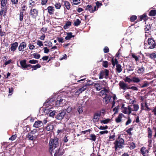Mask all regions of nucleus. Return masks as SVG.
Returning <instances> with one entry per match:
<instances>
[{
  "label": "nucleus",
  "mask_w": 156,
  "mask_h": 156,
  "mask_svg": "<svg viewBox=\"0 0 156 156\" xmlns=\"http://www.w3.org/2000/svg\"><path fill=\"white\" fill-rule=\"evenodd\" d=\"M7 2V0H2L1 3V7H4L5 6Z\"/></svg>",
  "instance_id": "nucleus-38"
},
{
  "label": "nucleus",
  "mask_w": 156,
  "mask_h": 156,
  "mask_svg": "<svg viewBox=\"0 0 156 156\" xmlns=\"http://www.w3.org/2000/svg\"><path fill=\"white\" fill-rule=\"evenodd\" d=\"M90 140H91L94 141H95L96 139V136L94 135L91 134L90 136Z\"/></svg>",
  "instance_id": "nucleus-45"
},
{
  "label": "nucleus",
  "mask_w": 156,
  "mask_h": 156,
  "mask_svg": "<svg viewBox=\"0 0 156 156\" xmlns=\"http://www.w3.org/2000/svg\"><path fill=\"white\" fill-rule=\"evenodd\" d=\"M44 43H46V44H44V45L48 47H51L52 45V43L50 41H46Z\"/></svg>",
  "instance_id": "nucleus-37"
},
{
  "label": "nucleus",
  "mask_w": 156,
  "mask_h": 156,
  "mask_svg": "<svg viewBox=\"0 0 156 156\" xmlns=\"http://www.w3.org/2000/svg\"><path fill=\"white\" fill-rule=\"evenodd\" d=\"M23 12H21L20 14V21H22L23 20Z\"/></svg>",
  "instance_id": "nucleus-48"
},
{
  "label": "nucleus",
  "mask_w": 156,
  "mask_h": 156,
  "mask_svg": "<svg viewBox=\"0 0 156 156\" xmlns=\"http://www.w3.org/2000/svg\"><path fill=\"white\" fill-rule=\"evenodd\" d=\"M109 73V71L107 69L102 70L99 73V78L100 79H102L103 78L105 77V78L107 79L108 78Z\"/></svg>",
  "instance_id": "nucleus-3"
},
{
  "label": "nucleus",
  "mask_w": 156,
  "mask_h": 156,
  "mask_svg": "<svg viewBox=\"0 0 156 156\" xmlns=\"http://www.w3.org/2000/svg\"><path fill=\"white\" fill-rule=\"evenodd\" d=\"M32 55L34 56V58L37 59L39 58L40 57V54L36 53H34L32 54Z\"/></svg>",
  "instance_id": "nucleus-43"
},
{
  "label": "nucleus",
  "mask_w": 156,
  "mask_h": 156,
  "mask_svg": "<svg viewBox=\"0 0 156 156\" xmlns=\"http://www.w3.org/2000/svg\"><path fill=\"white\" fill-rule=\"evenodd\" d=\"M148 137L149 139H151L152 137V131L151 129L150 128H148Z\"/></svg>",
  "instance_id": "nucleus-29"
},
{
  "label": "nucleus",
  "mask_w": 156,
  "mask_h": 156,
  "mask_svg": "<svg viewBox=\"0 0 156 156\" xmlns=\"http://www.w3.org/2000/svg\"><path fill=\"white\" fill-rule=\"evenodd\" d=\"M145 149H146L144 147H142L141 148V150H140V151H141V153H142V154L144 156L145 155V153H146V150Z\"/></svg>",
  "instance_id": "nucleus-52"
},
{
  "label": "nucleus",
  "mask_w": 156,
  "mask_h": 156,
  "mask_svg": "<svg viewBox=\"0 0 156 156\" xmlns=\"http://www.w3.org/2000/svg\"><path fill=\"white\" fill-rule=\"evenodd\" d=\"M54 128V126L53 125L50 124H48V125L46 127V129L48 131H51L53 130Z\"/></svg>",
  "instance_id": "nucleus-20"
},
{
  "label": "nucleus",
  "mask_w": 156,
  "mask_h": 156,
  "mask_svg": "<svg viewBox=\"0 0 156 156\" xmlns=\"http://www.w3.org/2000/svg\"><path fill=\"white\" fill-rule=\"evenodd\" d=\"M67 36L65 38V39L66 40H70L71 38L74 37V36L72 35V33L71 32L67 33Z\"/></svg>",
  "instance_id": "nucleus-23"
},
{
  "label": "nucleus",
  "mask_w": 156,
  "mask_h": 156,
  "mask_svg": "<svg viewBox=\"0 0 156 156\" xmlns=\"http://www.w3.org/2000/svg\"><path fill=\"white\" fill-rule=\"evenodd\" d=\"M132 122V120L130 119L129 117H128V120L127 122H126L125 125L127 126L129 125Z\"/></svg>",
  "instance_id": "nucleus-57"
},
{
  "label": "nucleus",
  "mask_w": 156,
  "mask_h": 156,
  "mask_svg": "<svg viewBox=\"0 0 156 156\" xmlns=\"http://www.w3.org/2000/svg\"><path fill=\"white\" fill-rule=\"evenodd\" d=\"M119 85L120 87V89H122L124 90L126 89H129V87L127 84L125 83L123 81H121L119 83Z\"/></svg>",
  "instance_id": "nucleus-6"
},
{
  "label": "nucleus",
  "mask_w": 156,
  "mask_h": 156,
  "mask_svg": "<svg viewBox=\"0 0 156 156\" xmlns=\"http://www.w3.org/2000/svg\"><path fill=\"white\" fill-rule=\"evenodd\" d=\"M122 112L126 114L129 115L130 114V111H129V106L128 107H123L122 106Z\"/></svg>",
  "instance_id": "nucleus-17"
},
{
  "label": "nucleus",
  "mask_w": 156,
  "mask_h": 156,
  "mask_svg": "<svg viewBox=\"0 0 156 156\" xmlns=\"http://www.w3.org/2000/svg\"><path fill=\"white\" fill-rule=\"evenodd\" d=\"M124 116V115L122 113H120L118 116L115 119V121L117 123L120 122L122 121V119Z\"/></svg>",
  "instance_id": "nucleus-16"
},
{
  "label": "nucleus",
  "mask_w": 156,
  "mask_h": 156,
  "mask_svg": "<svg viewBox=\"0 0 156 156\" xmlns=\"http://www.w3.org/2000/svg\"><path fill=\"white\" fill-rule=\"evenodd\" d=\"M80 0H73V3L74 5H77L80 3Z\"/></svg>",
  "instance_id": "nucleus-59"
},
{
  "label": "nucleus",
  "mask_w": 156,
  "mask_h": 156,
  "mask_svg": "<svg viewBox=\"0 0 156 156\" xmlns=\"http://www.w3.org/2000/svg\"><path fill=\"white\" fill-rule=\"evenodd\" d=\"M29 7L32 8L36 5V2L34 0H30L29 2Z\"/></svg>",
  "instance_id": "nucleus-22"
},
{
  "label": "nucleus",
  "mask_w": 156,
  "mask_h": 156,
  "mask_svg": "<svg viewBox=\"0 0 156 156\" xmlns=\"http://www.w3.org/2000/svg\"><path fill=\"white\" fill-rule=\"evenodd\" d=\"M124 141V140L121 138L117 139L114 143L115 149L117 148H122L123 147Z\"/></svg>",
  "instance_id": "nucleus-2"
},
{
  "label": "nucleus",
  "mask_w": 156,
  "mask_h": 156,
  "mask_svg": "<svg viewBox=\"0 0 156 156\" xmlns=\"http://www.w3.org/2000/svg\"><path fill=\"white\" fill-rule=\"evenodd\" d=\"M48 13L50 15H52L54 13L55 9L54 7L52 6H49L47 8Z\"/></svg>",
  "instance_id": "nucleus-15"
},
{
  "label": "nucleus",
  "mask_w": 156,
  "mask_h": 156,
  "mask_svg": "<svg viewBox=\"0 0 156 156\" xmlns=\"http://www.w3.org/2000/svg\"><path fill=\"white\" fill-rule=\"evenodd\" d=\"M130 147L132 149L136 147L135 144L133 142L130 143Z\"/></svg>",
  "instance_id": "nucleus-62"
},
{
  "label": "nucleus",
  "mask_w": 156,
  "mask_h": 156,
  "mask_svg": "<svg viewBox=\"0 0 156 156\" xmlns=\"http://www.w3.org/2000/svg\"><path fill=\"white\" fill-rule=\"evenodd\" d=\"M156 14V10H151L149 13V15L151 16H154Z\"/></svg>",
  "instance_id": "nucleus-41"
},
{
  "label": "nucleus",
  "mask_w": 156,
  "mask_h": 156,
  "mask_svg": "<svg viewBox=\"0 0 156 156\" xmlns=\"http://www.w3.org/2000/svg\"><path fill=\"white\" fill-rule=\"evenodd\" d=\"M112 97L107 96V95L104 97L103 98V101L106 104L108 103L110 101V99Z\"/></svg>",
  "instance_id": "nucleus-21"
},
{
  "label": "nucleus",
  "mask_w": 156,
  "mask_h": 156,
  "mask_svg": "<svg viewBox=\"0 0 156 156\" xmlns=\"http://www.w3.org/2000/svg\"><path fill=\"white\" fill-rule=\"evenodd\" d=\"M11 50L12 51H14L17 48L18 46V43L15 42L11 44Z\"/></svg>",
  "instance_id": "nucleus-12"
},
{
  "label": "nucleus",
  "mask_w": 156,
  "mask_h": 156,
  "mask_svg": "<svg viewBox=\"0 0 156 156\" xmlns=\"http://www.w3.org/2000/svg\"><path fill=\"white\" fill-rule=\"evenodd\" d=\"M132 89L133 90H138V89L137 87L135 86H132L131 87H129V89Z\"/></svg>",
  "instance_id": "nucleus-60"
},
{
  "label": "nucleus",
  "mask_w": 156,
  "mask_h": 156,
  "mask_svg": "<svg viewBox=\"0 0 156 156\" xmlns=\"http://www.w3.org/2000/svg\"><path fill=\"white\" fill-rule=\"evenodd\" d=\"M55 106L56 107H58V106H59L60 107H62L63 106V105H60V102L58 101H57L55 102Z\"/></svg>",
  "instance_id": "nucleus-53"
},
{
  "label": "nucleus",
  "mask_w": 156,
  "mask_h": 156,
  "mask_svg": "<svg viewBox=\"0 0 156 156\" xmlns=\"http://www.w3.org/2000/svg\"><path fill=\"white\" fill-rule=\"evenodd\" d=\"M56 113V111L55 110H53L49 112V115L50 116L53 117L55 114Z\"/></svg>",
  "instance_id": "nucleus-46"
},
{
  "label": "nucleus",
  "mask_w": 156,
  "mask_h": 156,
  "mask_svg": "<svg viewBox=\"0 0 156 156\" xmlns=\"http://www.w3.org/2000/svg\"><path fill=\"white\" fill-rule=\"evenodd\" d=\"M50 152L51 154L54 152V150L58 146V140L57 138L51 139L49 143Z\"/></svg>",
  "instance_id": "nucleus-1"
},
{
  "label": "nucleus",
  "mask_w": 156,
  "mask_h": 156,
  "mask_svg": "<svg viewBox=\"0 0 156 156\" xmlns=\"http://www.w3.org/2000/svg\"><path fill=\"white\" fill-rule=\"evenodd\" d=\"M36 43L37 45L39 47H41L43 45L42 42L40 40H37V41L36 42Z\"/></svg>",
  "instance_id": "nucleus-47"
},
{
  "label": "nucleus",
  "mask_w": 156,
  "mask_h": 156,
  "mask_svg": "<svg viewBox=\"0 0 156 156\" xmlns=\"http://www.w3.org/2000/svg\"><path fill=\"white\" fill-rule=\"evenodd\" d=\"M128 67V70L129 71H132L134 69V66L132 65H129Z\"/></svg>",
  "instance_id": "nucleus-51"
},
{
  "label": "nucleus",
  "mask_w": 156,
  "mask_h": 156,
  "mask_svg": "<svg viewBox=\"0 0 156 156\" xmlns=\"http://www.w3.org/2000/svg\"><path fill=\"white\" fill-rule=\"evenodd\" d=\"M125 82H127L128 83H130L132 81V79H130V78L126 77L124 80Z\"/></svg>",
  "instance_id": "nucleus-55"
},
{
  "label": "nucleus",
  "mask_w": 156,
  "mask_h": 156,
  "mask_svg": "<svg viewBox=\"0 0 156 156\" xmlns=\"http://www.w3.org/2000/svg\"><path fill=\"white\" fill-rule=\"evenodd\" d=\"M94 87L96 90L98 91L100 90L103 88V86L101 85V83H96L94 85Z\"/></svg>",
  "instance_id": "nucleus-18"
},
{
  "label": "nucleus",
  "mask_w": 156,
  "mask_h": 156,
  "mask_svg": "<svg viewBox=\"0 0 156 156\" xmlns=\"http://www.w3.org/2000/svg\"><path fill=\"white\" fill-rule=\"evenodd\" d=\"M27 137L29 140H33L35 138L34 136H31L29 134H28Z\"/></svg>",
  "instance_id": "nucleus-56"
},
{
  "label": "nucleus",
  "mask_w": 156,
  "mask_h": 156,
  "mask_svg": "<svg viewBox=\"0 0 156 156\" xmlns=\"http://www.w3.org/2000/svg\"><path fill=\"white\" fill-rule=\"evenodd\" d=\"M16 137L17 136L16 134H15L14 135H13L12 136H11V137L9 138V140H13L16 139Z\"/></svg>",
  "instance_id": "nucleus-54"
},
{
  "label": "nucleus",
  "mask_w": 156,
  "mask_h": 156,
  "mask_svg": "<svg viewBox=\"0 0 156 156\" xmlns=\"http://www.w3.org/2000/svg\"><path fill=\"white\" fill-rule=\"evenodd\" d=\"M43 126V123L42 121L37 120L35 122L33 126L36 128H38Z\"/></svg>",
  "instance_id": "nucleus-11"
},
{
  "label": "nucleus",
  "mask_w": 156,
  "mask_h": 156,
  "mask_svg": "<svg viewBox=\"0 0 156 156\" xmlns=\"http://www.w3.org/2000/svg\"><path fill=\"white\" fill-rule=\"evenodd\" d=\"M51 108L50 107L48 106L45 107L44 110V112L46 114H48L49 112L51 111Z\"/></svg>",
  "instance_id": "nucleus-24"
},
{
  "label": "nucleus",
  "mask_w": 156,
  "mask_h": 156,
  "mask_svg": "<svg viewBox=\"0 0 156 156\" xmlns=\"http://www.w3.org/2000/svg\"><path fill=\"white\" fill-rule=\"evenodd\" d=\"M66 113L65 110L61 111L55 116V118L58 120H61L64 118Z\"/></svg>",
  "instance_id": "nucleus-4"
},
{
  "label": "nucleus",
  "mask_w": 156,
  "mask_h": 156,
  "mask_svg": "<svg viewBox=\"0 0 156 156\" xmlns=\"http://www.w3.org/2000/svg\"><path fill=\"white\" fill-rule=\"evenodd\" d=\"M71 25V22L69 21H68L66 24L64 26V28L66 29L68 28Z\"/></svg>",
  "instance_id": "nucleus-30"
},
{
  "label": "nucleus",
  "mask_w": 156,
  "mask_h": 156,
  "mask_svg": "<svg viewBox=\"0 0 156 156\" xmlns=\"http://www.w3.org/2000/svg\"><path fill=\"white\" fill-rule=\"evenodd\" d=\"M86 10H88L90 13H93L96 10V6H94L93 7L91 5H88L86 8Z\"/></svg>",
  "instance_id": "nucleus-9"
},
{
  "label": "nucleus",
  "mask_w": 156,
  "mask_h": 156,
  "mask_svg": "<svg viewBox=\"0 0 156 156\" xmlns=\"http://www.w3.org/2000/svg\"><path fill=\"white\" fill-rule=\"evenodd\" d=\"M43 49H44V53H48L49 52V49L47 47H44V48Z\"/></svg>",
  "instance_id": "nucleus-64"
},
{
  "label": "nucleus",
  "mask_w": 156,
  "mask_h": 156,
  "mask_svg": "<svg viewBox=\"0 0 156 156\" xmlns=\"http://www.w3.org/2000/svg\"><path fill=\"white\" fill-rule=\"evenodd\" d=\"M41 67V65L39 64H37L35 66H32V68L33 69L32 70H36L37 69L40 68Z\"/></svg>",
  "instance_id": "nucleus-44"
},
{
  "label": "nucleus",
  "mask_w": 156,
  "mask_h": 156,
  "mask_svg": "<svg viewBox=\"0 0 156 156\" xmlns=\"http://www.w3.org/2000/svg\"><path fill=\"white\" fill-rule=\"evenodd\" d=\"M116 70L119 73H120L122 70L121 68V66L120 64H117L116 65Z\"/></svg>",
  "instance_id": "nucleus-26"
},
{
  "label": "nucleus",
  "mask_w": 156,
  "mask_h": 156,
  "mask_svg": "<svg viewBox=\"0 0 156 156\" xmlns=\"http://www.w3.org/2000/svg\"><path fill=\"white\" fill-rule=\"evenodd\" d=\"M115 134H113L112 135H110L109 136V139H111V140H115Z\"/></svg>",
  "instance_id": "nucleus-63"
},
{
  "label": "nucleus",
  "mask_w": 156,
  "mask_h": 156,
  "mask_svg": "<svg viewBox=\"0 0 156 156\" xmlns=\"http://www.w3.org/2000/svg\"><path fill=\"white\" fill-rule=\"evenodd\" d=\"M87 88L86 86H84L78 89L76 92V93L79 94L81 93L83 91L86 90Z\"/></svg>",
  "instance_id": "nucleus-19"
},
{
  "label": "nucleus",
  "mask_w": 156,
  "mask_h": 156,
  "mask_svg": "<svg viewBox=\"0 0 156 156\" xmlns=\"http://www.w3.org/2000/svg\"><path fill=\"white\" fill-rule=\"evenodd\" d=\"M64 153V150L62 148H60L55 151L54 156H62Z\"/></svg>",
  "instance_id": "nucleus-7"
},
{
  "label": "nucleus",
  "mask_w": 156,
  "mask_h": 156,
  "mask_svg": "<svg viewBox=\"0 0 156 156\" xmlns=\"http://www.w3.org/2000/svg\"><path fill=\"white\" fill-rule=\"evenodd\" d=\"M118 61L116 58H112V65L114 67L115 66V65H117L118 64Z\"/></svg>",
  "instance_id": "nucleus-33"
},
{
  "label": "nucleus",
  "mask_w": 156,
  "mask_h": 156,
  "mask_svg": "<svg viewBox=\"0 0 156 156\" xmlns=\"http://www.w3.org/2000/svg\"><path fill=\"white\" fill-rule=\"evenodd\" d=\"M27 46L26 43L23 42L21 43L19 46L18 49L20 51H23V49L26 47Z\"/></svg>",
  "instance_id": "nucleus-13"
},
{
  "label": "nucleus",
  "mask_w": 156,
  "mask_h": 156,
  "mask_svg": "<svg viewBox=\"0 0 156 156\" xmlns=\"http://www.w3.org/2000/svg\"><path fill=\"white\" fill-rule=\"evenodd\" d=\"M38 10L36 9H31L30 11V14L32 17L35 18L37 16Z\"/></svg>",
  "instance_id": "nucleus-8"
},
{
  "label": "nucleus",
  "mask_w": 156,
  "mask_h": 156,
  "mask_svg": "<svg viewBox=\"0 0 156 156\" xmlns=\"http://www.w3.org/2000/svg\"><path fill=\"white\" fill-rule=\"evenodd\" d=\"M137 19V16L135 15L132 16L130 18V21L133 22Z\"/></svg>",
  "instance_id": "nucleus-50"
},
{
  "label": "nucleus",
  "mask_w": 156,
  "mask_h": 156,
  "mask_svg": "<svg viewBox=\"0 0 156 156\" xmlns=\"http://www.w3.org/2000/svg\"><path fill=\"white\" fill-rule=\"evenodd\" d=\"M148 44L150 46L149 47V49H153L155 48L156 46V44L154 40L153 39L149 38L148 39Z\"/></svg>",
  "instance_id": "nucleus-5"
},
{
  "label": "nucleus",
  "mask_w": 156,
  "mask_h": 156,
  "mask_svg": "<svg viewBox=\"0 0 156 156\" xmlns=\"http://www.w3.org/2000/svg\"><path fill=\"white\" fill-rule=\"evenodd\" d=\"M149 57L151 59H154L156 58V54L155 53H152L149 54Z\"/></svg>",
  "instance_id": "nucleus-32"
},
{
  "label": "nucleus",
  "mask_w": 156,
  "mask_h": 156,
  "mask_svg": "<svg viewBox=\"0 0 156 156\" xmlns=\"http://www.w3.org/2000/svg\"><path fill=\"white\" fill-rule=\"evenodd\" d=\"M144 84L142 85L141 84H139V85L141 88L146 87L149 85V83L147 81H144Z\"/></svg>",
  "instance_id": "nucleus-36"
},
{
  "label": "nucleus",
  "mask_w": 156,
  "mask_h": 156,
  "mask_svg": "<svg viewBox=\"0 0 156 156\" xmlns=\"http://www.w3.org/2000/svg\"><path fill=\"white\" fill-rule=\"evenodd\" d=\"M133 110L134 111H137L139 108V106L137 104H134L133 105Z\"/></svg>",
  "instance_id": "nucleus-42"
},
{
  "label": "nucleus",
  "mask_w": 156,
  "mask_h": 156,
  "mask_svg": "<svg viewBox=\"0 0 156 156\" xmlns=\"http://www.w3.org/2000/svg\"><path fill=\"white\" fill-rule=\"evenodd\" d=\"M4 12V14L6 13L5 10V9L3 8L0 11V15L2 16Z\"/></svg>",
  "instance_id": "nucleus-61"
},
{
  "label": "nucleus",
  "mask_w": 156,
  "mask_h": 156,
  "mask_svg": "<svg viewBox=\"0 0 156 156\" xmlns=\"http://www.w3.org/2000/svg\"><path fill=\"white\" fill-rule=\"evenodd\" d=\"M28 47H29V49L30 50H33L35 48V46L30 44H29Z\"/></svg>",
  "instance_id": "nucleus-58"
},
{
  "label": "nucleus",
  "mask_w": 156,
  "mask_h": 156,
  "mask_svg": "<svg viewBox=\"0 0 156 156\" xmlns=\"http://www.w3.org/2000/svg\"><path fill=\"white\" fill-rule=\"evenodd\" d=\"M54 5L56 9H60L61 7V4L59 2H57Z\"/></svg>",
  "instance_id": "nucleus-34"
},
{
  "label": "nucleus",
  "mask_w": 156,
  "mask_h": 156,
  "mask_svg": "<svg viewBox=\"0 0 156 156\" xmlns=\"http://www.w3.org/2000/svg\"><path fill=\"white\" fill-rule=\"evenodd\" d=\"M144 67H142L141 68H139L137 71V73L139 74H142L144 73Z\"/></svg>",
  "instance_id": "nucleus-28"
},
{
  "label": "nucleus",
  "mask_w": 156,
  "mask_h": 156,
  "mask_svg": "<svg viewBox=\"0 0 156 156\" xmlns=\"http://www.w3.org/2000/svg\"><path fill=\"white\" fill-rule=\"evenodd\" d=\"M110 119H104L102 120H100V122L101 123H103L104 124H107L110 122Z\"/></svg>",
  "instance_id": "nucleus-27"
},
{
  "label": "nucleus",
  "mask_w": 156,
  "mask_h": 156,
  "mask_svg": "<svg viewBox=\"0 0 156 156\" xmlns=\"http://www.w3.org/2000/svg\"><path fill=\"white\" fill-rule=\"evenodd\" d=\"M132 80L133 82L135 83H138L140 81V78L136 77H133L132 78Z\"/></svg>",
  "instance_id": "nucleus-25"
},
{
  "label": "nucleus",
  "mask_w": 156,
  "mask_h": 156,
  "mask_svg": "<svg viewBox=\"0 0 156 156\" xmlns=\"http://www.w3.org/2000/svg\"><path fill=\"white\" fill-rule=\"evenodd\" d=\"M151 26L150 24L146 25L145 28V33H148L147 31L151 29Z\"/></svg>",
  "instance_id": "nucleus-35"
},
{
  "label": "nucleus",
  "mask_w": 156,
  "mask_h": 156,
  "mask_svg": "<svg viewBox=\"0 0 156 156\" xmlns=\"http://www.w3.org/2000/svg\"><path fill=\"white\" fill-rule=\"evenodd\" d=\"M100 93L102 95L106 94L107 93H108V91L107 89L104 88V89L103 90H101L100 91Z\"/></svg>",
  "instance_id": "nucleus-40"
},
{
  "label": "nucleus",
  "mask_w": 156,
  "mask_h": 156,
  "mask_svg": "<svg viewBox=\"0 0 156 156\" xmlns=\"http://www.w3.org/2000/svg\"><path fill=\"white\" fill-rule=\"evenodd\" d=\"M38 61L34 59L30 60L29 61V62L31 64H35L37 63Z\"/></svg>",
  "instance_id": "nucleus-49"
},
{
  "label": "nucleus",
  "mask_w": 156,
  "mask_h": 156,
  "mask_svg": "<svg viewBox=\"0 0 156 156\" xmlns=\"http://www.w3.org/2000/svg\"><path fill=\"white\" fill-rule=\"evenodd\" d=\"M80 21L79 19H77L74 21V25L75 26H77L80 25Z\"/></svg>",
  "instance_id": "nucleus-39"
},
{
  "label": "nucleus",
  "mask_w": 156,
  "mask_h": 156,
  "mask_svg": "<svg viewBox=\"0 0 156 156\" xmlns=\"http://www.w3.org/2000/svg\"><path fill=\"white\" fill-rule=\"evenodd\" d=\"M100 115L101 113L97 112L95 113L94 116L93 122H98L100 119Z\"/></svg>",
  "instance_id": "nucleus-10"
},
{
  "label": "nucleus",
  "mask_w": 156,
  "mask_h": 156,
  "mask_svg": "<svg viewBox=\"0 0 156 156\" xmlns=\"http://www.w3.org/2000/svg\"><path fill=\"white\" fill-rule=\"evenodd\" d=\"M26 60H24L20 61V63L23 69H25L27 68Z\"/></svg>",
  "instance_id": "nucleus-14"
},
{
  "label": "nucleus",
  "mask_w": 156,
  "mask_h": 156,
  "mask_svg": "<svg viewBox=\"0 0 156 156\" xmlns=\"http://www.w3.org/2000/svg\"><path fill=\"white\" fill-rule=\"evenodd\" d=\"M64 5L67 9L69 10L70 7V5L69 2L67 1L64 2Z\"/></svg>",
  "instance_id": "nucleus-31"
}]
</instances>
